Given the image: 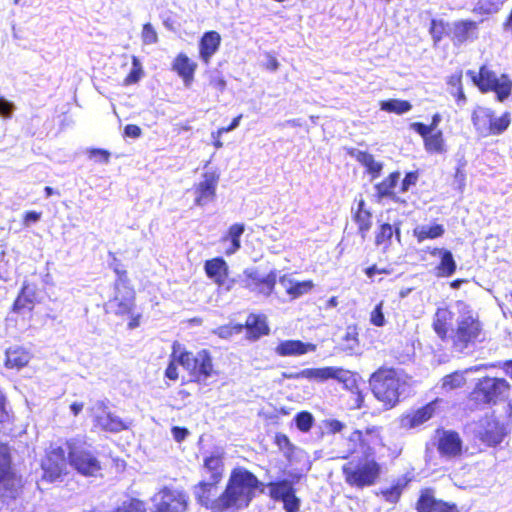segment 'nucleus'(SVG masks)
Segmentation results:
<instances>
[{
	"mask_svg": "<svg viewBox=\"0 0 512 512\" xmlns=\"http://www.w3.org/2000/svg\"><path fill=\"white\" fill-rule=\"evenodd\" d=\"M202 469L208 480H201L195 486V499L211 512H236L248 508L256 490L262 485L253 472L244 467H235L222 492L215 496L225 473L224 453L213 452L205 456Z\"/></svg>",
	"mask_w": 512,
	"mask_h": 512,
	"instance_id": "obj_1",
	"label": "nucleus"
},
{
	"mask_svg": "<svg viewBox=\"0 0 512 512\" xmlns=\"http://www.w3.org/2000/svg\"><path fill=\"white\" fill-rule=\"evenodd\" d=\"M178 365L187 372L191 382L194 383L204 384L209 378L217 375L213 356L208 349H200L194 353L183 348L178 341H174L164 377L174 382L177 381L179 379Z\"/></svg>",
	"mask_w": 512,
	"mask_h": 512,
	"instance_id": "obj_2",
	"label": "nucleus"
},
{
	"mask_svg": "<svg viewBox=\"0 0 512 512\" xmlns=\"http://www.w3.org/2000/svg\"><path fill=\"white\" fill-rule=\"evenodd\" d=\"M285 379H315L320 382L327 381L329 379L337 380L342 383L345 388L353 390L355 389V409H360L364 405V394L359 390L355 373L346 370L342 367L326 366L321 368H306L299 372L294 373H283Z\"/></svg>",
	"mask_w": 512,
	"mask_h": 512,
	"instance_id": "obj_3",
	"label": "nucleus"
},
{
	"mask_svg": "<svg viewBox=\"0 0 512 512\" xmlns=\"http://www.w3.org/2000/svg\"><path fill=\"white\" fill-rule=\"evenodd\" d=\"M374 397L386 410L394 408L400 400L401 380L392 367H379L369 378Z\"/></svg>",
	"mask_w": 512,
	"mask_h": 512,
	"instance_id": "obj_4",
	"label": "nucleus"
},
{
	"mask_svg": "<svg viewBox=\"0 0 512 512\" xmlns=\"http://www.w3.org/2000/svg\"><path fill=\"white\" fill-rule=\"evenodd\" d=\"M345 482L356 488L370 487L381 476V464L374 457H363L357 463L349 461L342 466Z\"/></svg>",
	"mask_w": 512,
	"mask_h": 512,
	"instance_id": "obj_5",
	"label": "nucleus"
},
{
	"mask_svg": "<svg viewBox=\"0 0 512 512\" xmlns=\"http://www.w3.org/2000/svg\"><path fill=\"white\" fill-rule=\"evenodd\" d=\"M486 338L484 324L477 313L469 310L456 320L452 346L464 350Z\"/></svg>",
	"mask_w": 512,
	"mask_h": 512,
	"instance_id": "obj_6",
	"label": "nucleus"
},
{
	"mask_svg": "<svg viewBox=\"0 0 512 512\" xmlns=\"http://www.w3.org/2000/svg\"><path fill=\"white\" fill-rule=\"evenodd\" d=\"M471 121L476 132L482 137L498 136L510 126L511 114L505 111L497 117L491 108L478 106L472 111Z\"/></svg>",
	"mask_w": 512,
	"mask_h": 512,
	"instance_id": "obj_7",
	"label": "nucleus"
},
{
	"mask_svg": "<svg viewBox=\"0 0 512 512\" xmlns=\"http://www.w3.org/2000/svg\"><path fill=\"white\" fill-rule=\"evenodd\" d=\"M383 428L370 426L365 429H356L347 438L348 456L362 453L364 457H374V447H384Z\"/></svg>",
	"mask_w": 512,
	"mask_h": 512,
	"instance_id": "obj_8",
	"label": "nucleus"
},
{
	"mask_svg": "<svg viewBox=\"0 0 512 512\" xmlns=\"http://www.w3.org/2000/svg\"><path fill=\"white\" fill-rule=\"evenodd\" d=\"M510 384L504 378L483 377L478 380L469 394V400L476 406L495 404L507 396Z\"/></svg>",
	"mask_w": 512,
	"mask_h": 512,
	"instance_id": "obj_9",
	"label": "nucleus"
},
{
	"mask_svg": "<svg viewBox=\"0 0 512 512\" xmlns=\"http://www.w3.org/2000/svg\"><path fill=\"white\" fill-rule=\"evenodd\" d=\"M67 459L70 465L84 476H95L101 470V463L87 448L86 444L78 439L66 441Z\"/></svg>",
	"mask_w": 512,
	"mask_h": 512,
	"instance_id": "obj_10",
	"label": "nucleus"
},
{
	"mask_svg": "<svg viewBox=\"0 0 512 512\" xmlns=\"http://www.w3.org/2000/svg\"><path fill=\"white\" fill-rule=\"evenodd\" d=\"M115 293L110 300L113 313L119 317H129L128 329L132 330L140 325L141 314L134 313L136 293L133 286L114 289Z\"/></svg>",
	"mask_w": 512,
	"mask_h": 512,
	"instance_id": "obj_11",
	"label": "nucleus"
},
{
	"mask_svg": "<svg viewBox=\"0 0 512 512\" xmlns=\"http://www.w3.org/2000/svg\"><path fill=\"white\" fill-rule=\"evenodd\" d=\"M21 486V478L13 472L11 467L9 447L0 444V494L15 498Z\"/></svg>",
	"mask_w": 512,
	"mask_h": 512,
	"instance_id": "obj_12",
	"label": "nucleus"
},
{
	"mask_svg": "<svg viewBox=\"0 0 512 512\" xmlns=\"http://www.w3.org/2000/svg\"><path fill=\"white\" fill-rule=\"evenodd\" d=\"M268 495L276 502H282L285 512H297L301 501L296 495V489L292 481L280 479L267 483Z\"/></svg>",
	"mask_w": 512,
	"mask_h": 512,
	"instance_id": "obj_13",
	"label": "nucleus"
},
{
	"mask_svg": "<svg viewBox=\"0 0 512 512\" xmlns=\"http://www.w3.org/2000/svg\"><path fill=\"white\" fill-rule=\"evenodd\" d=\"M435 446L439 455L445 459H458L463 455V440L455 430L436 429Z\"/></svg>",
	"mask_w": 512,
	"mask_h": 512,
	"instance_id": "obj_14",
	"label": "nucleus"
},
{
	"mask_svg": "<svg viewBox=\"0 0 512 512\" xmlns=\"http://www.w3.org/2000/svg\"><path fill=\"white\" fill-rule=\"evenodd\" d=\"M505 435V427L498 419L484 416L479 420L476 437L484 445L495 447L503 441Z\"/></svg>",
	"mask_w": 512,
	"mask_h": 512,
	"instance_id": "obj_15",
	"label": "nucleus"
},
{
	"mask_svg": "<svg viewBox=\"0 0 512 512\" xmlns=\"http://www.w3.org/2000/svg\"><path fill=\"white\" fill-rule=\"evenodd\" d=\"M158 495L159 501L154 505L152 512H186L188 509V495L183 491L162 487Z\"/></svg>",
	"mask_w": 512,
	"mask_h": 512,
	"instance_id": "obj_16",
	"label": "nucleus"
},
{
	"mask_svg": "<svg viewBox=\"0 0 512 512\" xmlns=\"http://www.w3.org/2000/svg\"><path fill=\"white\" fill-rule=\"evenodd\" d=\"M415 510L416 512H460L456 503L436 498L435 490L431 487L419 491Z\"/></svg>",
	"mask_w": 512,
	"mask_h": 512,
	"instance_id": "obj_17",
	"label": "nucleus"
},
{
	"mask_svg": "<svg viewBox=\"0 0 512 512\" xmlns=\"http://www.w3.org/2000/svg\"><path fill=\"white\" fill-rule=\"evenodd\" d=\"M204 271L206 276L217 285L219 290L228 292L233 288L235 280L228 278L229 268L222 257H214L206 260L204 263Z\"/></svg>",
	"mask_w": 512,
	"mask_h": 512,
	"instance_id": "obj_18",
	"label": "nucleus"
},
{
	"mask_svg": "<svg viewBox=\"0 0 512 512\" xmlns=\"http://www.w3.org/2000/svg\"><path fill=\"white\" fill-rule=\"evenodd\" d=\"M454 312L447 306L438 307L432 317L431 327L437 337L444 343H451L454 334Z\"/></svg>",
	"mask_w": 512,
	"mask_h": 512,
	"instance_id": "obj_19",
	"label": "nucleus"
},
{
	"mask_svg": "<svg viewBox=\"0 0 512 512\" xmlns=\"http://www.w3.org/2000/svg\"><path fill=\"white\" fill-rule=\"evenodd\" d=\"M219 179L220 175L216 171H206L203 173L202 180L194 184L192 188L195 195V205L204 206L215 199Z\"/></svg>",
	"mask_w": 512,
	"mask_h": 512,
	"instance_id": "obj_20",
	"label": "nucleus"
},
{
	"mask_svg": "<svg viewBox=\"0 0 512 512\" xmlns=\"http://www.w3.org/2000/svg\"><path fill=\"white\" fill-rule=\"evenodd\" d=\"M244 287L249 291L256 292L263 296H270L277 283L276 271H270L265 276L260 275L257 271H245Z\"/></svg>",
	"mask_w": 512,
	"mask_h": 512,
	"instance_id": "obj_21",
	"label": "nucleus"
},
{
	"mask_svg": "<svg viewBox=\"0 0 512 512\" xmlns=\"http://www.w3.org/2000/svg\"><path fill=\"white\" fill-rule=\"evenodd\" d=\"M66 458L63 448L58 447L49 451L42 460L43 478L48 481H54L59 478L65 469Z\"/></svg>",
	"mask_w": 512,
	"mask_h": 512,
	"instance_id": "obj_22",
	"label": "nucleus"
},
{
	"mask_svg": "<svg viewBox=\"0 0 512 512\" xmlns=\"http://www.w3.org/2000/svg\"><path fill=\"white\" fill-rule=\"evenodd\" d=\"M197 68V63L184 52L178 53L171 63L172 71L182 79L186 87L194 82Z\"/></svg>",
	"mask_w": 512,
	"mask_h": 512,
	"instance_id": "obj_23",
	"label": "nucleus"
},
{
	"mask_svg": "<svg viewBox=\"0 0 512 512\" xmlns=\"http://www.w3.org/2000/svg\"><path fill=\"white\" fill-rule=\"evenodd\" d=\"M436 403L437 399L423 405L414 411L404 414L401 418L402 426L407 429H412L430 420L435 414Z\"/></svg>",
	"mask_w": 512,
	"mask_h": 512,
	"instance_id": "obj_24",
	"label": "nucleus"
},
{
	"mask_svg": "<svg viewBox=\"0 0 512 512\" xmlns=\"http://www.w3.org/2000/svg\"><path fill=\"white\" fill-rule=\"evenodd\" d=\"M317 345L301 340H283L275 347V353L281 357L301 356L315 352Z\"/></svg>",
	"mask_w": 512,
	"mask_h": 512,
	"instance_id": "obj_25",
	"label": "nucleus"
},
{
	"mask_svg": "<svg viewBox=\"0 0 512 512\" xmlns=\"http://www.w3.org/2000/svg\"><path fill=\"white\" fill-rule=\"evenodd\" d=\"M221 35L215 31H206L199 40V58L208 65L213 55L219 50L221 45Z\"/></svg>",
	"mask_w": 512,
	"mask_h": 512,
	"instance_id": "obj_26",
	"label": "nucleus"
},
{
	"mask_svg": "<svg viewBox=\"0 0 512 512\" xmlns=\"http://www.w3.org/2000/svg\"><path fill=\"white\" fill-rule=\"evenodd\" d=\"M246 329V338L250 341H256L270 333L266 316L251 313L247 316L244 323Z\"/></svg>",
	"mask_w": 512,
	"mask_h": 512,
	"instance_id": "obj_27",
	"label": "nucleus"
},
{
	"mask_svg": "<svg viewBox=\"0 0 512 512\" xmlns=\"http://www.w3.org/2000/svg\"><path fill=\"white\" fill-rule=\"evenodd\" d=\"M430 254L440 258L439 263L435 267L437 277L448 278L456 272L457 264L450 250L434 248Z\"/></svg>",
	"mask_w": 512,
	"mask_h": 512,
	"instance_id": "obj_28",
	"label": "nucleus"
},
{
	"mask_svg": "<svg viewBox=\"0 0 512 512\" xmlns=\"http://www.w3.org/2000/svg\"><path fill=\"white\" fill-rule=\"evenodd\" d=\"M494 93L498 102L506 101L512 95V79L506 74L502 73L490 85H488L481 93Z\"/></svg>",
	"mask_w": 512,
	"mask_h": 512,
	"instance_id": "obj_29",
	"label": "nucleus"
},
{
	"mask_svg": "<svg viewBox=\"0 0 512 512\" xmlns=\"http://www.w3.org/2000/svg\"><path fill=\"white\" fill-rule=\"evenodd\" d=\"M466 75L470 78L472 83L477 87V89L481 92L488 85H490L500 74H497L495 70H493L491 65L482 64L478 71L468 70Z\"/></svg>",
	"mask_w": 512,
	"mask_h": 512,
	"instance_id": "obj_30",
	"label": "nucleus"
},
{
	"mask_svg": "<svg viewBox=\"0 0 512 512\" xmlns=\"http://www.w3.org/2000/svg\"><path fill=\"white\" fill-rule=\"evenodd\" d=\"M477 38V23L472 20H460L453 25L452 40L455 44H463Z\"/></svg>",
	"mask_w": 512,
	"mask_h": 512,
	"instance_id": "obj_31",
	"label": "nucleus"
},
{
	"mask_svg": "<svg viewBox=\"0 0 512 512\" xmlns=\"http://www.w3.org/2000/svg\"><path fill=\"white\" fill-rule=\"evenodd\" d=\"M424 143L425 150L430 154H442L446 151V143L441 130H427V132L415 131Z\"/></svg>",
	"mask_w": 512,
	"mask_h": 512,
	"instance_id": "obj_32",
	"label": "nucleus"
},
{
	"mask_svg": "<svg viewBox=\"0 0 512 512\" xmlns=\"http://www.w3.org/2000/svg\"><path fill=\"white\" fill-rule=\"evenodd\" d=\"M280 284L285 288L286 293L291 299H297L314 288L312 280L294 281L283 275L279 278Z\"/></svg>",
	"mask_w": 512,
	"mask_h": 512,
	"instance_id": "obj_33",
	"label": "nucleus"
},
{
	"mask_svg": "<svg viewBox=\"0 0 512 512\" xmlns=\"http://www.w3.org/2000/svg\"><path fill=\"white\" fill-rule=\"evenodd\" d=\"M355 159L365 167L366 172L371 176L372 179L378 178L383 169V165L377 162L374 156L367 151H359Z\"/></svg>",
	"mask_w": 512,
	"mask_h": 512,
	"instance_id": "obj_34",
	"label": "nucleus"
},
{
	"mask_svg": "<svg viewBox=\"0 0 512 512\" xmlns=\"http://www.w3.org/2000/svg\"><path fill=\"white\" fill-rule=\"evenodd\" d=\"M400 178V172H391L387 177L375 185L376 196L380 199L394 196V188Z\"/></svg>",
	"mask_w": 512,
	"mask_h": 512,
	"instance_id": "obj_35",
	"label": "nucleus"
},
{
	"mask_svg": "<svg viewBox=\"0 0 512 512\" xmlns=\"http://www.w3.org/2000/svg\"><path fill=\"white\" fill-rule=\"evenodd\" d=\"M30 361V354L21 348L9 349L6 352V365L10 368H21Z\"/></svg>",
	"mask_w": 512,
	"mask_h": 512,
	"instance_id": "obj_36",
	"label": "nucleus"
},
{
	"mask_svg": "<svg viewBox=\"0 0 512 512\" xmlns=\"http://www.w3.org/2000/svg\"><path fill=\"white\" fill-rule=\"evenodd\" d=\"M98 422L100 427L107 432L117 433L129 428L125 421L112 414L100 417Z\"/></svg>",
	"mask_w": 512,
	"mask_h": 512,
	"instance_id": "obj_37",
	"label": "nucleus"
},
{
	"mask_svg": "<svg viewBox=\"0 0 512 512\" xmlns=\"http://www.w3.org/2000/svg\"><path fill=\"white\" fill-rule=\"evenodd\" d=\"M380 109L397 115L404 114L412 109V105L407 100L388 99L380 102Z\"/></svg>",
	"mask_w": 512,
	"mask_h": 512,
	"instance_id": "obj_38",
	"label": "nucleus"
},
{
	"mask_svg": "<svg viewBox=\"0 0 512 512\" xmlns=\"http://www.w3.org/2000/svg\"><path fill=\"white\" fill-rule=\"evenodd\" d=\"M111 256H112L111 268L117 276L115 283H114V289L126 288V286H133L130 283V280L128 278L127 270L119 262V260L116 258V256L114 254H111Z\"/></svg>",
	"mask_w": 512,
	"mask_h": 512,
	"instance_id": "obj_39",
	"label": "nucleus"
},
{
	"mask_svg": "<svg viewBox=\"0 0 512 512\" xmlns=\"http://www.w3.org/2000/svg\"><path fill=\"white\" fill-rule=\"evenodd\" d=\"M407 483L408 481L397 482L388 488L382 489L380 491V494L383 496L385 501L391 504H396L400 500L402 492L406 487Z\"/></svg>",
	"mask_w": 512,
	"mask_h": 512,
	"instance_id": "obj_40",
	"label": "nucleus"
},
{
	"mask_svg": "<svg viewBox=\"0 0 512 512\" xmlns=\"http://www.w3.org/2000/svg\"><path fill=\"white\" fill-rule=\"evenodd\" d=\"M244 232V226H231L228 234L222 238L223 242L230 241L231 246L226 251V254L230 255L235 253L240 247V236Z\"/></svg>",
	"mask_w": 512,
	"mask_h": 512,
	"instance_id": "obj_41",
	"label": "nucleus"
},
{
	"mask_svg": "<svg viewBox=\"0 0 512 512\" xmlns=\"http://www.w3.org/2000/svg\"><path fill=\"white\" fill-rule=\"evenodd\" d=\"M449 24L441 19H432L430 22L429 33L434 44L439 43L447 35Z\"/></svg>",
	"mask_w": 512,
	"mask_h": 512,
	"instance_id": "obj_42",
	"label": "nucleus"
},
{
	"mask_svg": "<svg viewBox=\"0 0 512 512\" xmlns=\"http://www.w3.org/2000/svg\"><path fill=\"white\" fill-rule=\"evenodd\" d=\"M357 203V207L354 211V220L358 224H370L372 219V214L368 208H366L365 201L362 197L355 200Z\"/></svg>",
	"mask_w": 512,
	"mask_h": 512,
	"instance_id": "obj_43",
	"label": "nucleus"
},
{
	"mask_svg": "<svg viewBox=\"0 0 512 512\" xmlns=\"http://www.w3.org/2000/svg\"><path fill=\"white\" fill-rule=\"evenodd\" d=\"M143 76V69L136 56L132 57V69L123 80L125 86L136 84Z\"/></svg>",
	"mask_w": 512,
	"mask_h": 512,
	"instance_id": "obj_44",
	"label": "nucleus"
},
{
	"mask_svg": "<svg viewBox=\"0 0 512 512\" xmlns=\"http://www.w3.org/2000/svg\"><path fill=\"white\" fill-rule=\"evenodd\" d=\"M296 427L301 432H308L314 425V417L309 411H300L294 417Z\"/></svg>",
	"mask_w": 512,
	"mask_h": 512,
	"instance_id": "obj_45",
	"label": "nucleus"
},
{
	"mask_svg": "<svg viewBox=\"0 0 512 512\" xmlns=\"http://www.w3.org/2000/svg\"><path fill=\"white\" fill-rule=\"evenodd\" d=\"M466 380L462 372H452L442 379V387L444 389H456L460 388L465 384Z\"/></svg>",
	"mask_w": 512,
	"mask_h": 512,
	"instance_id": "obj_46",
	"label": "nucleus"
},
{
	"mask_svg": "<svg viewBox=\"0 0 512 512\" xmlns=\"http://www.w3.org/2000/svg\"><path fill=\"white\" fill-rule=\"evenodd\" d=\"M444 230L442 226H429L428 229H415L414 234L417 237L419 242H422L425 239H434L443 234Z\"/></svg>",
	"mask_w": 512,
	"mask_h": 512,
	"instance_id": "obj_47",
	"label": "nucleus"
},
{
	"mask_svg": "<svg viewBox=\"0 0 512 512\" xmlns=\"http://www.w3.org/2000/svg\"><path fill=\"white\" fill-rule=\"evenodd\" d=\"M441 115L439 113H435L432 115L431 122L429 125H426L422 122H414L411 124V128L414 131L427 132V130H439L438 125L441 122Z\"/></svg>",
	"mask_w": 512,
	"mask_h": 512,
	"instance_id": "obj_48",
	"label": "nucleus"
},
{
	"mask_svg": "<svg viewBox=\"0 0 512 512\" xmlns=\"http://www.w3.org/2000/svg\"><path fill=\"white\" fill-rule=\"evenodd\" d=\"M141 38L142 42L146 45H152L157 43L158 35L151 23L147 22L143 25Z\"/></svg>",
	"mask_w": 512,
	"mask_h": 512,
	"instance_id": "obj_49",
	"label": "nucleus"
},
{
	"mask_svg": "<svg viewBox=\"0 0 512 512\" xmlns=\"http://www.w3.org/2000/svg\"><path fill=\"white\" fill-rule=\"evenodd\" d=\"M419 179V172L418 171H410L406 173L405 177L401 181L400 184V193H405L409 190L411 186H415L417 181Z\"/></svg>",
	"mask_w": 512,
	"mask_h": 512,
	"instance_id": "obj_50",
	"label": "nucleus"
},
{
	"mask_svg": "<svg viewBox=\"0 0 512 512\" xmlns=\"http://www.w3.org/2000/svg\"><path fill=\"white\" fill-rule=\"evenodd\" d=\"M31 293L29 291L28 286H24L22 288L21 293L17 297L14 303V311H21V309H24L28 303L31 302Z\"/></svg>",
	"mask_w": 512,
	"mask_h": 512,
	"instance_id": "obj_51",
	"label": "nucleus"
},
{
	"mask_svg": "<svg viewBox=\"0 0 512 512\" xmlns=\"http://www.w3.org/2000/svg\"><path fill=\"white\" fill-rule=\"evenodd\" d=\"M90 158L100 163H108L110 160V152L102 148H92L88 151Z\"/></svg>",
	"mask_w": 512,
	"mask_h": 512,
	"instance_id": "obj_52",
	"label": "nucleus"
},
{
	"mask_svg": "<svg viewBox=\"0 0 512 512\" xmlns=\"http://www.w3.org/2000/svg\"><path fill=\"white\" fill-rule=\"evenodd\" d=\"M274 443L281 450L287 449L290 453L294 450V446L291 443L289 437L284 433H276L274 437Z\"/></svg>",
	"mask_w": 512,
	"mask_h": 512,
	"instance_id": "obj_53",
	"label": "nucleus"
},
{
	"mask_svg": "<svg viewBox=\"0 0 512 512\" xmlns=\"http://www.w3.org/2000/svg\"><path fill=\"white\" fill-rule=\"evenodd\" d=\"M370 322L378 327H381L385 324V317L382 312V302L377 304L375 308L372 310L370 315Z\"/></svg>",
	"mask_w": 512,
	"mask_h": 512,
	"instance_id": "obj_54",
	"label": "nucleus"
},
{
	"mask_svg": "<svg viewBox=\"0 0 512 512\" xmlns=\"http://www.w3.org/2000/svg\"><path fill=\"white\" fill-rule=\"evenodd\" d=\"M462 77L463 73L461 70L456 71L455 73L451 74L447 78V85L451 88V90H457L463 87L462 83Z\"/></svg>",
	"mask_w": 512,
	"mask_h": 512,
	"instance_id": "obj_55",
	"label": "nucleus"
},
{
	"mask_svg": "<svg viewBox=\"0 0 512 512\" xmlns=\"http://www.w3.org/2000/svg\"><path fill=\"white\" fill-rule=\"evenodd\" d=\"M123 134L125 137L139 138L142 134V129L136 124H127L124 127Z\"/></svg>",
	"mask_w": 512,
	"mask_h": 512,
	"instance_id": "obj_56",
	"label": "nucleus"
},
{
	"mask_svg": "<svg viewBox=\"0 0 512 512\" xmlns=\"http://www.w3.org/2000/svg\"><path fill=\"white\" fill-rule=\"evenodd\" d=\"M171 432H172L173 438L177 442H182L189 434V431L187 428L180 427V426L172 427Z\"/></svg>",
	"mask_w": 512,
	"mask_h": 512,
	"instance_id": "obj_57",
	"label": "nucleus"
},
{
	"mask_svg": "<svg viewBox=\"0 0 512 512\" xmlns=\"http://www.w3.org/2000/svg\"><path fill=\"white\" fill-rule=\"evenodd\" d=\"M14 106L11 102L0 97V115L3 117H10L13 112Z\"/></svg>",
	"mask_w": 512,
	"mask_h": 512,
	"instance_id": "obj_58",
	"label": "nucleus"
},
{
	"mask_svg": "<svg viewBox=\"0 0 512 512\" xmlns=\"http://www.w3.org/2000/svg\"><path fill=\"white\" fill-rule=\"evenodd\" d=\"M264 68L268 71L274 72L279 68V62L277 58L272 54L266 55V62L264 63Z\"/></svg>",
	"mask_w": 512,
	"mask_h": 512,
	"instance_id": "obj_59",
	"label": "nucleus"
},
{
	"mask_svg": "<svg viewBox=\"0 0 512 512\" xmlns=\"http://www.w3.org/2000/svg\"><path fill=\"white\" fill-rule=\"evenodd\" d=\"M242 119V114H239L238 116H236L232 121L231 123L227 126V127H220L218 130H217V136L218 137H221L222 134L224 133H227L233 129H235L239 123H240V120Z\"/></svg>",
	"mask_w": 512,
	"mask_h": 512,
	"instance_id": "obj_60",
	"label": "nucleus"
},
{
	"mask_svg": "<svg viewBox=\"0 0 512 512\" xmlns=\"http://www.w3.org/2000/svg\"><path fill=\"white\" fill-rule=\"evenodd\" d=\"M344 426V423L337 419L330 420L326 424L328 431L333 434L341 432Z\"/></svg>",
	"mask_w": 512,
	"mask_h": 512,
	"instance_id": "obj_61",
	"label": "nucleus"
},
{
	"mask_svg": "<svg viewBox=\"0 0 512 512\" xmlns=\"http://www.w3.org/2000/svg\"><path fill=\"white\" fill-rule=\"evenodd\" d=\"M376 273L390 274L391 270L387 269V268H377V266L375 264H373L365 269V274L369 278H372Z\"/></svg>",
	"mask_w": 512,
	"mask_h": 512,
	"instance_id": "obj_62",
	"label": "nucleus"
},
{
	"mask_svg": "<svg viewBox=\"0 0 512 512\" xmlns=\"http://www.w3.org/2000/svg\"><path fill=\"white\" fill-rule=\"evenodd\" d=\"M450 94L454 97L457 104H463L467 100L463 87L457 90H450Z\"/></svg>",
	"mask_w": 512,
	"mask_h": 512,
	"instance_id": "obj_63",
	"label": "nucleus"
},
{
	"mask_svg": "<svg viewBox=\"0 0 512 512\" xmlns=\"http://www.w3.org/2000/svg\"><path fill=\"white\" fill-rule=\"evenodd\" d=\"M210 85L218 91H223L226 87V81L223 77L218 76L210 80Z\"/></svg>",
	"mask_w": 512,
	"mask_h": 512,
	"instance_id": "obj_64",
	"label": "nucleus"
}]
</instances>
